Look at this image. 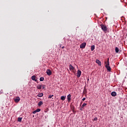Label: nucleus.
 <instances>
[{
    "label": "nucleus",
    "instance_id": "25",
    "mask_svg": "<svg viewBox=\"0 0 127 127\" xmlns=\"http://www.w3.org/2000/svg\"><path fill=\"white\" fill-rule=\"evenodd\" d=\"M110 60V59L108 58L107 59V63H110V62H109Z\"/></svg>",
    "mask_w": 127,
    "mask_h": 127
},
{
    "label": "nucleus",
    "instance_id": "30",
    "mask_svg": "<svg viewBox=\"0 0 127 127\" xmlns=\"http://www.w3.org/2000/svg\"><path fill=\"white\" fill-rule=\"evenodd\" d=\"M64 42H66V41H65L66 39L65 38H64Z\"/></svg>",
    "mask_w": 127,
    "mask_h": 127
},
{
    "label": "nucleus",
    "instance_id": "12",
    "mask_svg": "<svg viewBox=\"0 0 127 127\" xmlns=\"http://www.w3.org/2000/svg\"><path fill=\"white\" fill-rule=\"evenodd\" d=\"M42 105H43V102L42 101H40L38 103V106H39V107H40L41 106H42Z\"/></svg>",
    "mask_w": 127,
    "mask_h": 127
},
{
    "label": "nucleus",
    "instance_id": "7",
    "mask_svg": "<svg viewBox=\"0 0 127 127\" xmlns=\"http://www.w3.org/2000/svg\"><path fill=\"white\" fill-rule=\"evenodd\" d=\"M69 70L70 71H74L75 70V67L72 65V64L69 65Z\"/></svg>",
    "mask_w": 127,
    "mask_h": 127
},
{
    "label": "nucleus",
    "instance_id": "21",
    "mask_svg": "<svg viewBox=\"0 0 127 127\" xmlns=\"http://www.w3.org/2000/svg\"><path fill=\"white\" fill-rule=\"evenodd\" d=\"M85 106H87V103H83L82 106V108H84V107H85Z\"/></svg>",
    "mask_w": 127,
    "mask_h": 127
},
{
    "label": "nucleus",
    "instance_id": "19",
    "mask_svg": "<svg viewBox=\"0 0 127 127\" xmlns=\"http://www.w3.org/2000/svg\"><path fill=\"white\" fill-rule=\"evenodd\" d=\"M40 81L41 82H42V81H44V77H40Z\"/></svg>",
    "mask_w": 127,
    "mask_h": 127
},
{
    "label": "nucleus",
    "instance_id": "29",
    "mask_svg": "<svg viewBox=\"0 0 127 127\" xmlns=\"http://www.w3.org/2000/svg\"><path fill=\"white\" fill-rule=\"evenodd\" d=\"M62 49H64V48H65V47L64 46L62 47Z\"/></svg>",
    "mask_w": 127,
    "mask_h": 127
},
{
    "label": "nucleus",
    "instance_id": "16",
    "mask_svg": "<svg viewBox=\"0 0 127 127\" xmlns=\"http://www.w3.org/2000/svg\"><path fill=\"white\" fill-rule=\"evenodd\" d=\"M91 51H93V50H95V46L94 45L91 46Z\"/></svg>",
    "mask_w": 127,
    "mask_h": 127
},
{
    "label": "nucleus",
    "instance_id": "32",
    "mask_svg": "<svg viewBox=\"0 0 127 127\" xmlns=\"http://www.w3.org/2000/svg\"><path fill=\"white\" fill-rule=\"evenodd\" d=\"M87 81H89V78H88Z\"/></svg>",
    "mask_w": 127,
    "mask_h": 127
},
{
    "label": "nucleus",
    "instance_id": "13",
    "mask_svg": "<svg viewBox=\"0 0 127 127\" xmlns=\"http://www.w3.org/2000/svg\"><path fill=\"white\" fill-rule=\"evenodd\" d=\"M37 97H39L40 98H41V97H43V93H39L37 95Z\"/></svg>",
    "mask_w": 127,
    "mask_h": 127
},
{
    "label": "nucleus",
    "instance_id": "24",
    "mask_svg": "<svg viewBox=\"0 0 127 127\" xmlns=\"http://www.w3.org/2000/svg\"><path fill=\"white\" fill-rule=\"evenodd\" d=\"M42 89H45V85H42Z\"/></svg>",
    "mask_w": 127,
    "mask_h": 127
},
{
    "label": "nucleus",
    "instance_id": "6",
    "mask_svg": "<svg viewBox=\"0 0 127 127\" xmlns=\"http://www.w3.org/2000/svg\"><path fill=\"white\" fill-rule=\"evenodd\" d=\"M86 43H83L80 45V48H85V47H86Z\"/></svg>",
    "mask_w": 127,
    "mask_h": 127
},
{
    "label": "nucleus",
    "instance_id": "11",
    "mask_svg": "<svg viewBox=\"0 0 127 127\" xmlns=\"http://www.w3.org/2000/svg\"><path fill=\"white\" fill-rule=\"evenodd\" d=\"M96 63H97V64H98V65H99V66H101L102 65L101 64V61H100L99 60H96Z\"/></svg>",
    "mask_w": 127,
    "mask_h": 127
},
{
    "label": "nucleus",
    "instance_id": "20",
    "mask_svg": "<svg viewBox=\"0 0 127 127\" xmlns=\"http://www.w3.org/2000/svg\"><path fill=\"white\" fill-rule=\"evenodd\" d=\"M86 93H87V89H86V88H84V89H83V94H86Z\"/></svg>",
    "mask_w": 127,
    "mask_h": 127
},
{
    "label": "nucleus",
    "instance_id": "22",
    "mask_svg": "<svg viewBox=\"0 0 127 127\" xmlns=\"http://www.w3.org/2000/svg\"><path fill=\"white\" fill-rule=\"evenodd\" d=\"M37 113H38L39 112H40L41 111V110L40 109H37V110H36Z\"/></svg>",
    "mask_w": 127,
    "mask_h": 127
},
{
    "label": "nucleus",
    "instance_id": "17",
    "mask_svg": "<svg viewBox=\"0 0 127 127\" xmlns=\"http://www.w3.org/2000/svg\"><path fill=\"white\" fill-rule=\"evenodd\" d=\"M119 50L118 47H116L115 48V52L116 53H119Z\"/></svg>",
    "mask_w": 127,
    "mask_h": 127
},
{
    "label": "nucleus",
    "instance_id": "28",
    "mask_svg": "<svg viewBox=\"0 0 127 127\" xmlns=\"http://www.w3.org/2000/svg\"><path fill=\"white\" fill-rule=\"evenodd\" d=\"M85 100H86V98H83L82 99V101H85Z\"/></svg>",
    "mask_w": 127,
    "mask_h": 127
},
{
    "label": "nucleus",
    "instance_id": "18",
    "mask_svg": "<svg viewBox=\"0 0 127 127\" xmlns=\"http://www.w3.org/2000/svg\"><path fill=\"white\" fill-rule=\"evenodd\" d=\"M22 120V117L18 118V122H21Z\"/></svg>",
    "mask_w": 127,
    "mask_h": 127
},
{
    "label": "nucleus",
    "instance_id": "10",
    "mask_svg": "<svg viewBox=\"0 0 127 127\" xmlns=\"http://www.w3.org/2000/svg\"><path fill=\"white\" fill-rule=\"evenodd\" d=\"M111 96H112V97H116V96H117V92L113 91L111 93Z\"/></svg>",
    "mask_w": 127,
    "mask_h": 127
},
{
    "label": "nucleus",
    "instance_id": "26",
    "mask_svg": "<svg viewBox=\"0 0 127 127\" xmlns=\"http://www.w3.org/2000/svg\"><path fill=\"white\" fill-rule=\"evenodd\" d=\"M36 113H37V112L36 111V110L34 111V112H33V114H36Z\"/></svg>",
    "mask_w": 127,
    "mask_h": 127
},
{
    "label": "nucleus",
    "instance_id": "14",
    "mask_svg": "<svg viewBox=\"0 0 127 127\" xmlns=\"http://www.w3.org/2000/svg\"><path fill=\"white\" fill-rule=\"evenodd\" d=\"M41 88H42V85H38L37 86V88L38 90L41 89Z\"/></svg>",
    "mask_w": 127,
    "mask_h": 127
},
{
    "label": "nucleus",
    "instance_id": "23",
    "mask_svg": "<svg viewBox=\"0 0 127 127\" xmlns=\"http://www.w3.org/2000/svg\"><path fill=\"white\" fill-rule=\"evenodd\" d=\"M54 95H50L49 96L48 98L49 99H51V98H52Z\"/></svg>",
    "mask_w": 127,
    "mask_h": 127
},
{
    "label": "nucleus",
    "instance_id": "1",
    "mask_svg": "<svg viewBox=\"0 0 127 127\" xmlns=\"http://www.w3.org/2000/svg\"><path fill=\"white\" fill-rule=\"evenodd\" d=\"M100 26L101 27V29H102V30L104 31L105 32H106V31L108 30V29L107 28V26H106V25H104L102 24L100 25Z\"/></svg>",
    "mask_w": 127,
    "mask_h": 127
},
{
    "label": "nucleus",
    "instance_id": "27",
    "mask_svg": "<svg viewBox=\"0 0 127 127\" xmlns=\"http://www.w3.org/2000/svg\"><path fill=\"white\" fill-rule=\"evenodd\" d=\"M97 120H98V118H97V117L94 119V121H97Z\"/></svg>",
    "mask_w": 127,
    "mask_h": 127
},
{
    "label": "nucleus",
    "instance_id": "15",
    "mask_svg": "<svg viewBox=\"0 0 127 127\" xmlns=\"http://www.w3.org/2000/svg\"><path fill=\"white\" fill-rule=\"evenodd\" d=\"M65 98H66L64 96L61 97V100H62V101H65Z\"/></svg>",
    "mask_w": 127,
    "mask_h": 127
},
{
    "label": "nucleus",
    "instance_id": "31",
    "mask_svg": "<svg viewBox=\"0 0 127 127\" xmlns=\"http://www.w3.org/2000/svg\"><path fill=\"white\" fill-rule=\"evenodd\" d=\"M79 110L80 111H83V109L82 108H80Z\"/></svg>",
    "mask_w": 127,
    "mask_h": 127
},
{
    "label": "nucleus",
    "instance_id": "9",
    "mask_svg": "<svg viewBox=\"0 0 127 127\" xmlns=\"http://www.w3.org/2000/svg\"><path fill=\"white\" fill-rule=\"evenodd\" d=\"M67 99L68 100V103L71 101V94H68L67 96Z\"/></svg>",
    "mask_w": 127,
    "mask_h": 127
},
{
    "label": "nucleus",
    "instance_id": "2",
    "mask_svg": "<svg viewBox=\"0 0 127 127\" xmlns=\"http://www.w3.org/2000/svg\"><path fill=\"white\" fill-rule=\"evenodd\" d=\"M105 67L107 70V71H109V72H111V70L112 69L111 68V66H110V63H106L105 65Z\"/></svg>",
    "mask_w": 127,
    "mask_h": 127
},
{
    "label": "nucleus",
    "instance_id": "3",
    "mask_svg": "<svg viewBox=\"0 0 127 127\" xmlns=\"http://www.w3.org/2000/svg\"><path fill=\"white\" fill-rule=\"evenodd\" d=\"M15 103H18V102H19V101H20V98L19 97H15L14 99H13Z\"/></svg>",
    "mask_w": 127,
    "mask_h": 127
},
{
    "label": "nucleus",
    "instance_id": "8",
    "mask_svg": "<svg viewBox=\"0 0 127 127\" xmlns=\"http://www.w3.org/2000/svg\"><path fill=\"white\" fill-rule=\"evenodd\" d=\"M31 79L32 80H33V81H35V82H37V79H36V76H35V75H33L31 77Z\"/></svg>",
    "mask_w": 127,
    "mask_h": 127
},
{
    "label": "nucleus",
    "instance_id": "5",
    "mask_svg": "<svg viewBox=\"0 0 127 127\" xmlns=\"http://www.w3.org/2000/svg\"><path fill=\"white\" fill-rule=\"evenodd\" d=\"M46 73L48 76H51L52 75V71L50 69H47Z\"/></svg>",
    "mask_w": 127,
    "mask_h": 127
},
{
    "label": "nucleus",
    "instance_id": "4",
    "mask_svg": "<svg viewBox=\"0 0 127 127\" xmlns=\"http://www.w3.org/2000/svg\"><path fill=\"white\" fill-rule=\"evenodd\" d=\"M76 74V77H77V78H80L81 74H82V72L81 71V70H78Z\"/></svg>",
    "mask_w": 127,
    "mask_h": 127
}]
</instances>
